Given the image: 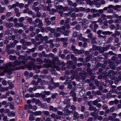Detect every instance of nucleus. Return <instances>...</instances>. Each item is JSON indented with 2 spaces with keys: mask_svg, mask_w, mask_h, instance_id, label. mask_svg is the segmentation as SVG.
Segmentation results:
<instances>
[{
  "mask_svg": "<svg viewBox=\"0 0 121 121\" xmlns=\"http://www.w3.org/2000/svg\"><path fill=\"white\" fill-rule=\"evenodd\" d=\"M37 88L38 89H45V88L44 86H38L37 87Z\"/></svg>",
  "mask_w": 121,
  "mask_h": 121,
  "instance_id": "nucleus-38",
  "label": "nucleus"
},
{
  "mask_svg": "<svg viewBox=\"0 0 121 121\" xmlns=\"http://www.w3.org/2000/svg\"><path fill=\"white\" fill-rule=\"evenodd\" d=\"M121 6L119 5H116L114 6L113 9L115 10L119 11L120 10Z\"/></svg>",
  "mask_w": 121,
  "mask_h": 121,
  "instance_id": "nucleus-9",
  "label": "nucleus"
},
{
  "mask_svg": "<svg viewBox=\"0 0 121 121\" xmlns=\"http://www.w3.org/2000/svg\"><path fill=\"white\" fill-rule=\"evenodd\" d=\"M64 112V114L65 115H69L70 113L72 112V111H69L67 109H65L63 111V112Z\"/></svg>",
  "mask_w": 121,
  "mask_h": 121,
  "instance_id": "nucleus-5",
  "label": "nucleus"
},
{
  "mask_svg": "<svg viewBox=\"0 0 121 121\" xmlns=\"http://www.w3.org/2000/svg\"><path fill=\"white\" fill-rule=\"evenodd\" d=\"M82 0H77L76 2L78 4H81L82 3L81 2Z\"/></svg>",
  "mask_w": 121,
  "mask_h": 121,
  "instance_id": "nucleus-63",
  "label": "nucleus"
},
{
  "mask_svg": "<svg viewBox=\"0 0 121 121\" xmlns=\"http://www.w3.org/2000/svg\"><path fill=\"white\" fill-rule=\"evenodd\" d=\"M108 22L109 24H111L113 22V20L112 19L108 20Z\"/></svg>",
  "mask_w": 121,
  "mask_h": 121,
  "instance_id": "nucleus-48",
  "label": "nucleus"
},
{
  "mask_svg": "<svg viewBox=\"0 0 121 121\" xmlns=\"http://www.w3.org/2000/svg\"><path fill=\"white\" fill-rule=\"evenodd\" d=\"M24 18L23 17H21L19 19V21L20 22H22L24 21Z\"/></svg>",
  "mask_w": 121,
  "mask_h": 121,
  "instance_id": "nucleus-57",
  "label": "nucleus"
},
{
  "mask_svg": "<svg viewBox=\"0 0 121 121\" xmlns=\"http://www.w3.org/2000/svg\"><path fill=\"white\" fill-rule=\"evenodd\" d=\"M112 32L109 31H104L102 32V34L104 35H109L111 34Z\"/></svg>",
  "mask_w": 121,
  "mask_h": 121,
  "instance_id": "nucleus-13",
  "label": "nucleus"
},
{
  "mask_svg": "<svg viewBox=\"0 0 121 121\" xmlns=\"http://www.w3.org/2000/svg\"><path fill=\"white\" fill-rule=\"evenodd\" d=\"M70 100V99L68 98H67L66 99L64 100V103L65 104H67L66 106V107L68 108L70 107V105L69 102Z\"/></svg>",
  "mask_w": 121,
  "mask_h": 121,
  "instance_id": "nucleus-3",
  "label": "nucleus"
},
{
  "mask_svg": "<svg viewBox=\"0 0 121 121\" xmlns=\"http://www.w3.org/2000/svg\"><path fill=\"white\" fill-rule=\"evenodd\" d=\"M108 21H107V20H106L104 21L103 23L104 24V25L108 26Z\"/></svg>",
  "mask_w": 121,
  "mask_h": 121,
  "instance_id": "nucleus-58",
  "label": "nucleus"
},
{
  "mask_svg": "<svg viewBox=\"0 0 121 121\" xmlns=\"http://www.w3.org/2000/svg\"><path fill=\"white\" fill-rule=\"evenodd\" d=\"M110 54L112 55H113V53L112 51H109L108 53H106L104 54V55L105 56H107L108 54Z\"/></svg>",
  "mask_w": 121,
  "mask_h": 121,
  "instance_id": "nucleus-27",
  "label": "nucleus"
},
{
  "mask_svg": "<svg viewBox=\"0 0 121 121\" xmlns=\"http://www.w3.org/2000/svg\"><path fill=\"white\" fill-rule=\"evenodd\" d=\"M95 107H94L92 106H91L89 107V109L91 111H92L93 110L94 111L95 109Z\"/></svg>",
  "mask_w": 121,
  "mask_h": 121,
  "instance_id": "nucleus-34",
  "label": "nucleus"
},
{
  "mask_svg": "<svg viewBox=\"0 0 121 121\" xmlns=\"http://www.w3.org/2000/svg\"><path fill=\"white\" fill-rule=\"evenodd\" d=\"M42 107L44 109L46 108L47 107V105L46 104H41Z\"/></svg>",
  "mask_w": 121,
  "mask_h": 121,
  "instance_id": "nucleus-31",
  "label": "nucleus"
},
{
  "mask_svg": "<svg viewBox=\"0 0 121 121\" xmlns=\"http://www.w3.org/2000/svg\"><path fill=\"white\" fill-rule=\"evenodd\" d=\"M43 26V24L42 22V21H40L39 23V24L38 26V27L39 28Z\"/></svg>",
  "mask_w": 121,
  "mask_h": 121,
  "instance_id": "nucleus-33",
  "label": "nucleus"
},
{
  "mask_svg": "<svg viewBox=\"0 0 121 121\" xmlns=\"http://www.w3.org/2000/svg\"><path fill=\"white\" fill-rule=\"evenodd\" d=\"M19 4L18 2H17L16 4H13L12 5V7L13 8H14L16 6H18Z\"/></svg>",
  "mask_w": 121,
  "mask_h": 121,
  "instance_id": "nucleus-43",
  "label": "nucleus"
},
{
  "mask_svg": "<svg viewBox=\"0 0 121 121\" xmlns=\"http://www.w3.org/2000/svg\"><path fill=\"white\" fill-rule=\"evenodd\" d=\"M68 3V4L69 5H72L73 4V3L72 1L70 0H68L67 1Z\"/></svg>",
  "mask_w": 121,
  "mask_h": 121,
  "instance_id": "nucleus-49",
  "label": "nucleus"
},
{
  "mask_svg": "<svg viewBox=\"0 0 121 121\" xmlns=\"http://www.w3.org/2000/svg\"><path fill=\"white\" fill-rule=\"evenodd\" d=\"M19 113L22 117H23L24 115V113L23 110H22L19 111Z\"/></svg>",
  "mask_w": 121,
  "mask_h": 121,
  "instance_id": "nucleus-20",
  "label": "nucleus"
},
{
  "mask_svg": "<svg viewBox=\"0 0 121 121\" xmlns=\"http://www.w3.org/2000/svg\"><path fill=\"white\" fill-rule=\"evenodd\" d=\"M108 26H106L103 25L101 27V28L103 29H105L108 28Z\"/></svg>",
  "mask_w": 121,
  "mask_h": 121,
  "instance_id": "nucleus-61",
  "label": "nucleus"
},
{
  "mask_svg": "<svg viewBox=\"0 0 121 121\" xmlns=\"http://www.w3.org/2000/svg\"><path fill=\"white\" fill-rule=\"evenodd\" d=\"M41 114V112L40 111H36L34 112L33 115H34L35 116L38 115H40Z\"/></svg>",
  "mask_w": 121,
  "mask_h": 121,
  "instance_id": "nucleus-10",
  "label": "nucleus"
},
{
  "mask_svg": "<svg viewBox=\"0 0 121 121\" xmlns=\"http://www.w3.org/2000/svg\"><path fill=\"white\" fill-rule=\"evenodd\" d=\"M60 95H62L64 97H65V95H67V93H64L63 92L61 91L60 92Z\"/></svg>",
  "mask_w": 121,
  "mask_h": 121,
  "instance_id": "nucleus-37",
  "label": "nucleus"
},
{
  "mask_svg": "<svg viewBox=\"0 0 121 121\" xmlns=\"http://www.w3.org/2000/svg\"><path fill=\"white\" fill-rule=\"evenodd\" d=\"M74 91V90H72L70 93V95L72 97L76 96V93Z\"/></svg>",
  "mask_w": 121,
  "mask_h": 121,
  "instance_id": "nucleus-11",
  "label": "nucleus"
},
{
  "mask_svg": "<svg viewBox=\"0 0 121 121\" xmlns=\"http://www.w3.org/2000/svg\"><path fill=\"white\" fill-rule=\"evenodd\" d=\"M27 21L29 23L31 24L32 23V19L30 17H28L27 18Z\"/></svg>",
  "mask_w": 121,
  "mask_h": 121,
  "instance_id": "nucleus-41",
  "label": "nucleus"
},
{
  "mask_svg": "<svg viewBox=\"0 0 121 121\" xmlns=\"http://www.w3.org/2000/svg\"><path fill=\"white\" fill-rule=\"evenodd\" d=\"M73 117L75 119H77L79 118V116L78 112H74L73 114Z\"/></svg>",
  "mask_w": 121,
  "mask_h": 121,
  "instance_id": "nucleus-12",
  "label": "nucleus"
},
{
  "mask_svg": "<svg viewBox=\"0 0 121 121\" xmlns=\"http://www.w3.org/2000/svg\"><path fill=\"white\" fill-rule=\"evenodd\" d=\"M42 94H40L39 93H37L35 94V96L36 97H39L40 95H41Z\"/></svg>",
  "mask_w": 121,
  "mask_h": 121,
  "instance_id": "nucleus-59",
  "label": "nucleus"
},
{
  "mask_svg": "<svg viewBox=\"0 0 121 121\" xmlns=\"http://www.w3.org/2000/svg\"><path fill=\"white\" fill-rule=\"evenodd\" d=\"M24 5V4L22 3H21L20 4L19 3L18 6L20 8H22L23 7Z\"/></svg>",
  "mask_w": 121,
  "mask_h": 121,
  "instance_id": "nucleus-44",
  "label": "nucleus"
},
{
  "mask_svg": "<svg viewBox=\"0 0 121 121\" xmlns=\"http://www.w3.org/2000/svg\"><path fill=\"white\" fill-rule=\"evenodd\" d=\"M73 52L75 54H80L79 52L78 51V50L76 49H75L74 50V51H73Z\"/></svg>",
  "mask_w": 121,
  "mask_h": 121,
  "instance_id": "nucleus-51",
  "label": "nucleus"
},
{
  "mask_svg": "<svg viewBox=\"0 0 121 121\" xmlns=\"http://www.w3.org/2000/svg\"><path fill=\"white\" fill-rule=\"evenodd\" d=\"M69 30L66 31L64 33V35L65 36H67L68 35L69 33Z\"/></svg>",
  "mask_w": 121,
  "mask_h": 121,
  "instance_id": "nucleus-52",
  "label": "nucleus"
},
{
  "mask_svg": "<svg viewBox=\"0 0 121 121\" xmlns=\"http://www.w3.org/2000/svg\"><path fill=\"white\" fill-rule=\"evenodd\" d=\"M50 111H53L54 112H56L57 111V108L56 107H54L53 106H51L50 107Z\"/></svg>",
  "mask_w": 121,
  "mask_h": 121,
  "instance_id": "nucleus-7",
  "label": "nucleus"
},
{
  "mask_svg": "<svg viewBox=\"0 0 121 121\" xmlns=\"http://www.w3.org/2000/svg\"><path fill=\"white\" fill-rule=\"evenodd\" d=\"M44 60L45 62L47 63H46V64L44 65V67H53L54 68L56 69V70H57L59 71L60 69V68L59 66L58 67L56 65V64L55 63V61L58 62L59 60L58 57H56L55 58H54L53 59V62L52 63V64L53 66H52V65H49L48 63H49L50 64H51V62L49 60H48L46 58L44 59Z\"/></svg>",
  "mask_w": 121,
  "mask_h": 121,
  "instance_id": "nucleus-2",
  "label": "nucleus"
},
{
  "mask_svg": "<svg viewBox=\"0 0 121 121\" xmlns=\"http://www.w3.org/2000/svg\"><path fill=\"white\" fill-rule=\"evenodd\" d=\"M115 28V26L113 24L111 25L110 26V28L111 29L113 30Z\"/></svg>",
  "mask_w": 121,
  "mask_h": 121,
  "instance_id": "nucleus-54",
  "label": "nucleus"
},
{
  "mask_svg": "<svg viewBox=\"0 0 121 121\" xmlns=\"http://www.w3.org/2000/svg\"><path fill=\"white\" fill-rule=\"evenodd\" d=\"M101 17L103 19V20H105L107 19L106 16L104 14H102L101 16Z\"/></svg>",
  "mask_w": 121,
  "mask_h": 121,
  "instance_id": "nucleus-21",
  "label": "nucleus"
},
{
  "mask_svg": "<svg viewBox=\"0 0 121 121\" xmlns=\"http://www.w3.org/2000/svg\"><path fill=\"white\" fill-rule=\"evenodd\" d=\"M120 26L118 24H117L116 25V27H115V30H118L119 29Z\"/></svg>",
  "mask_w": 121,
  "mask_h": 121,
  "instance_id": "nucleus-55",
  "label": "nucleus"
},
{
  "mask_svg": "<svg viewBox=\"0 0 121 121\" xmlns=\"http://www.w3.org/2000/svg\"><path fill=\"white\" fill-rule=\"evenodd\" d=\"M32 105L30 104L28 105H25L24 109H32Z\"/></svg>",
  "mask_w": 121,
  "mask_h": 121,
  "instance_id": "nucleus-8",
  "label": "nucleus"
},
{
  "mask_svg": "<svg viewBox=\"0 0 121 121\" xmlns=\"http://www.w3.org/2000/svg\"><path fill=\"white\" fill-rule=\"evenodd\" d=\"M118 56L119 58L121 59V60L120 61H116V62L118 64L119 63L121 62V54H119L118 55Z\"/></svg>",
  "mask_w": 121,
  "mask_h": 121,
  "instance_id": "nucleus-45",
  "label": "nucleus"
},
{
  "mask_svg": "<svg viewBox=\"0 0 121 121\" xmlns=\"http://www.w3.org/2000/svg\"><path fill=\"white\" fill-rule=\"evenodd\" d=\"M96 39V38L95 37H92L91 38V41H92V43L95 44H96V41L95 40Z\"/></svg>",
  "mask_w": 121,
  "mask_h": 121,
  "instance_id": "nucleus-19",
  "label": "nucleus"
},
{
  "mask_svg": "<svg viewBox=\"0 0 121 121\" xmlns=\"http://www.w3.org/2000/svg\"><path fill=\"white\" fill-rule=\"evenodd\" d=\"M12 14V13L11 12H8L6 13V16L7 17H9Z\"/></svg>",
  "mask_w": 121,
  "mask_h": 121,
  "instance_id": "nucleus-32",
  "label": "nucleus"
},
{
  "mask_svg": "<svg viewBox=\"0 0 121 121\" xmlns=\"http://www.w3.org/2000/svg\"><path fill=\"white\" fill-rule=\"evenodd\" d=\"M56 9L58 10L61 9L63 8V6L61 5L57 6L56 7Z\"/></svg>",
  "mask_w": 121,
  "mask_h": 121,
  "instance_id": "nucleus-29",
  "label": "nucleus"
},
{
  "mask_svg": "<svg viewBox=\"0 0 121 121\" xmlns=\"http://www.w3.org/2000/svg\"><path fill=\"white\" fill-rule=\"evenodd\" d=\"M68 38L67 37L65 38H61L60 39V41L61 42L63 43L64 46L65 47V46H66L68 44L67 41L68 40Z\"/></svg>",
  "mask_w": 121,
  "mask_h": 121,
  "instance_id": "nucleus-4",
  "label": "nucleus"
},
{
  "mask_svg": "<svg viewBox=\"0 0 121 121\" xmlns=\"http://www.w3.org/2000/svg\"><path fill=\"white\" fill-rule=\"evenodd\" d=\"M112 37H109L108 39V40L107 41V43H110V42L112 41Z\"/></svg>",
  "mask_w": 121,
  "mask_h": 121,
  "instance_id": "nucleus-35",
  "label": "nucleus"
},
{
  "mask_svg": "<svg viewBox=\"0 0 121 121\" xmlns=\"http://www.w3.org/2000/svg\"><path fill=\"white\" fill-rule=\"evenodd\" d=\"M57 95V94L56 93H55L54 94L52 95L51 97L52 99H55L56 98V97Z\"/></svg>",
  "mask_w": 121,
  "mask_h": 121,
  "instance_id": "nucleus-28",
  "label": "nucleus"
},
{
  "mask_svg": "<svg viewBox=\"0 0 121 121\" xmlns=\"http://www.w3.org/2000/svg\"><path fill=\"white\" fill-rule=\"evenodd\" d=\"M27 112L28 113H30L31 115H33L34 112H32V111L29 109H27Z\"/></svg>",
  "mask_w": 121,
  "mask_h": 121,
  "instance_id": "nucleus-56",
  "label": "nucleus"
},
{
  "mask_svg": "<svg viewBox=\"0 0 121 121\" xmlns=\"http://www.w3.org/2000/svg\"><path fill=\"white\" fill-rule=\"evenodd\" d=\"M35 103L36 104H37L39 106L41 105L42 103L39 99H37L36 100Z\"/></svg>",
  "mask_w": 121,
  "mask_h": 121,
  "instance_id": "nucleus-15",
  "label": "nucleus"
},
{
  "mask_svg": "<svg viewBox=\"0 0 121 121\" xmlns=\"http://www.w3.org/2000/svg\"><path fill=\"white\" fill-rule=\"evenodd\" d=\"M43 93L47 95H49L50 94V92L49 91H43Z\"/></svg>",
  "mask_w": 121,
  "mask_h": 121,
  "instance_id": "nucleus-40",
  "label": "nucleus"
},
{
  "mask_svg": "<svg viewBox=\"0 0 121 121\" xmlns=\"http://www.w3.org/2000/svg\"><path fill=\"white\" fill-rule=\"evenodd\" d=\"M100 15V14L98 13H93L92 14V17H93L95 18L97 17H99Z\"/></svg>",
  "mask_w": 121,
  "mask_h": 121,
  "instance_id": "nucleus-26",
  "label": "nucleus"
},
{
  "mask_svg": "<svg viewBox=\"0 0 121 121\" xmlns=\"http://www.w3.org/2000/svg\"><path fill=\"white\" fill-rule=\"evenodd\" d=\"M32 109L34 111H35L37 109V107L35 105L32 106Z\"/></svg>",
  "mask_w": 121,
  "mask_h": 121,
  "instance_id": "nucleus-64",
  "label": "nucleus"
},
{
  "mask_svg": "<svg viewBox=\"0 0 121 121\" xmlns=\"http://www.w3.org/2000/svg\"><path fill=\"white\" fill-rule=\"evenodd\" d=\"M107 18L108 19H112L113 18V16L112 15H108L106 16Z\"/></svg>",
  "mask_w": 121,
  "mask_h": 121,
  "instance_id": "nucleus-47",
  "label": "nucleus"
},
{
  "mask_svg": "<svg viewBox=\"0 0 121 121\" xmlns=\"http://www.w3.org/2000/svg\"><path fill=\"white\" fill-rule=\"evenodd\" d=\"M114 73L113 70L109 71L108 72V74L110 76L113 75H114Z\"/></svg>",
  "mask_w": 121,
  "mask_h": 121,
  "instance_id": "nucleus-36",
  "label": "nucleus"
},
{
  "mask_svg": "<svg viewBox=\"0 0 121 121\" xmlns=\"http://www.w3.org/2000/svg\"><path fill=\"white\" fill-rule=\"evenodd\" d=\"M43 112L45 115L47 116H48L49 114V112L47 111H43Z\"/></svg>",
  "mask_w": 121,
  "mask_h": 121,
  "instance_id": "nucleus-39",
  "label": "nucleus"
},
{
  "mask_svg": "<svg viewBox=\"0 0 121 121\" xmlns=\"http://www.w3.org/2000/svg\"><path fill=\"white\" fill-rule=\"evenodd\" d=\"M7 98V96L5 95H3L1 96L0 98L1 99H6Z\"/></svg>",
  "mask_w": 121,
  "mask_h": 121,
  "instance_id": "nucleus-60",
  "label": "nucleus"
},
{
  "mask_svg": "<svg viewBox=\"0 0 121 121\" xmlns=\"http://www.w3.org/2000/svg\"><path fill=\"white\" fill-rule=\"evenodd\" d=\"M60 33H55L54 34V36L56 37H58L60 36Z\"/></svg>",
  "mask_w": 121,
  "mask_h": 121,
  "instance_id": "nucleus-46",
  "label": "nucleus"
},
{
  "mask_svg": "<svg viewBox=\"0 0 121 121\" xmlns=\"http://www.w3.org/2000/svg\"><path fill=\"white\" fill-rule=\"evenodd\" d=\"M21 63V62L17 60H15L13 63L10 62L6 64L4 67H0V69H2L4 73H7L9 74H11L12 73V71L14 70L13 68L20 65Z\"/></svg>",
  "mask_w": 121,
  "mask_h": 121,
  "instance_id": "nucleus-1",
  "label": "nucleus"
},
{
  "mask_svg": "<svg viewBox=\"0 0 121 121\" xmlns=\"http://www.w3.org/2000/svg\"><path fill=\"white\" fill-rule=\"evenodd\" d=\"M9 58L11 60H12L15 59L16 58V57L15 56L11 55L9 56Z\"/></svg>",
  "mask_w": 121,
  "mask_h": 121,
  "instance_id": "nucleus-24",
  "label": "nucleus"
},
{
  "mask_svg": "<svg viewBox=\"0 0 121 121\" xmlns=\"http://www.w3.org/2000/svg\"><path fill=\"white\" fill-rule=\"evenodd\" d=\"M87 19H84L82 21V23L83 25H85L87 24Z\"/></svg>",
  "mask_w": 121,
  "mask_h": 121,
  "instance_id": "nucleus-17",
  "label": "nucleus"
},
{
  "mask_svg": "<svg viewBox=\"0 0 121 121\" xmlns=\"http://www.w3.org/2000/svg\"><path fill=\"white\" fill-rule=\"evenodd\" d=\"M14 26L15 27H19V24L17 23H14Z\"/></svg>",
  "mask_w": 121,
  "mask_h": 121,
  "instance_id": "nucleus-62",
  "label": "nucleus"
},
{
  "mask_svg": "<svg viewBox=\"0 0 121 121\" xmlns=\"http://www.w3.org/2000/svg\"><path fill=\"white\" fill-rule=\"evenodd\" d=\"M82 1H84L85 0H82ZM87 4H89L90 5H91L93 4V2L91 1L90 0H85Z\"/></svg>",
  "mask_w": 121,
  "mask_h": 121,
  "instance_id": "nucleus-16",
  "label": "nucleus"
},
{
  "mask_svg": "<svg viewBox=\"0 0 121 121\" xmlns=\"http://www.w3.org/2000/svg\"><path fill=\"white\" fill-rule=\"evenodd\" d=\"M82 33H80L79 34V35L78 36V38L79 39V40H81L82 38Z\"/></svg>",
  "mask_w": 121,
  "mask_h": 121,
  "instance_id": "nucleus-30",
  "label": "nucleus"
},
{
  "mask_svg": "<svg viewBox=\"0 0 121 121\" xmlns=\"http://www.w3.org/2000/svg\"><path fill=\"white\" fill-rule=\"evenodd\" d=\"M10 111V110L9 109L6 108V109L4 110V113H8Z\"/></svg>",
  "mask_w": 121,
  "mask_h": 121,
  "instance_id": "nucleus-53",
  "label": "nucleus"
},
{
  "mask_svg": "<svg viewBox=\"0 0 121 121\" xmlns=\"http://www.w3.org/2000/svg\"><path fill=\"white\" fill-rule=\"evenodd\" d=\"M31 84L34 86H37L38 85V83L37 81L33 80L31 82Z\"/></svg>",
  "mask_w": 121,
  "mask_h": 121,
  "instance_id": "nucleus-18",
  "label": "nucleus"
},
{
  "mask_svg": "<svg viewBox=\"0 0 121 121\" xmlns=\"http://www.w3.org/2000/svg\"><path fill=\"white\" fill-rule=\"evenodd\" d=\"M90 11L92 13H96L97 12V10L94 9H91Z\"/></svg>",
  "mask_w": 121,
  "mask_h": 121,
  "instance_id": "nucleus-42",
  "label": "nucleus"
},
{
  "mask_svg": "<svg viewBox=\"0 0 121 121\" xmlns=\"http://www.w3.org/2000/svg\"><path fill=\"white\" fill-rule=\"evenodd\" d=\"M5 8L4 7H1L0 8V13H3L4 12V10H5Z\"/></svg>",
  "mask_w": 121,
  "mask_h": 121,
  "instance_id": "nucleus-25",
  "label": "nucleus"
},
{
  "mask_svg": "<svg viewBox=\"0 0 121 121\" xmlns=\"http://www.w3.org/2000/svg\"><path fill=\"white\" fill-rule=\"evenodd\" d=\"M69 8L67 6H65L63 8V11H68L69 10Z\"/></svg>",
  "mask_w": 121,
  "mask_h": 121,
  "instance_id": "nucleus-22",
  "label": "nucleus"
},
{
  "mask_svg": "<svg viewBox=\"0 0 121 121\" xmlns=\"http://www.w3.org/2000/svg\"><path fill=\"white\" fill-rule=\"evenodd\" d=\"M6 25L7 27H8L9 28H10L13 26V24L12 23H10L8 24L7 23H6Z\"/></svg>",
  "mask_w": 121,
  "mask_h": 121,
  "instance_id": "nucleus-23",
  "label": "nucleus"
},
{
  "mask_svg": "<svg viewBox=\"0 0 121 121\" xmlns=\"http://www.w3.org/2000/svg\"><path fill=\"white\" fill-rule=\"evenodd\" d=\"M45 21L46 23L47 24V26H49L51 23L50 21H49L48 19L47 18H45Z\"/></svg>",
  "mask_w": 121,
  "mask_h": 121,
  "instance_id": "nucleus-14",
  "label": "nucleus"
},
{
  "mask_svg": "<svg viewBox=\"0 0 121 121\" xmlns=\"http://www.w3.org/2000/svg\"><path fill=\"white\" fill-rule=\"evenodd\" d=\"M98 36L99 38H102L103 39H105L106 38V37L105 36H103L102 35H101L100 34V35H98Z\"/></svg>",
  "mask_w": 121,
  "mask_h": 121,
  "instance_id": "nucleus-50",
  "label": "nucleus"
},
{
  "mask_svg": "<svg viewBox=\"0 0 121 121\" xmlns=\"http://www.w3.org/2000/svg\"><path fill=\"white\" fill-rule=\"evenodd\" d=\"M37 87L34 86L33 88L30 87L28 89V91L30 93H31L33 91H35L37 90Z\"/></svg>",
  "mask_w": 121,
  "mask_h": 121,
  "instance_id": "nucleus-6",
  "label": "nucleus"
}]
</instances>
